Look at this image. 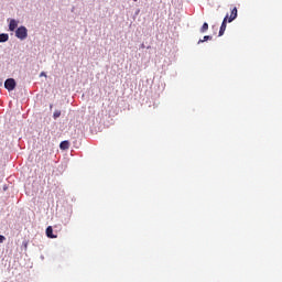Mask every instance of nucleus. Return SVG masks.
I'll list each match as a JSON object with an SVG mask.
<instances>
[{
    "mask_svg": "<svg viewBox=\"0 0 282 282\" xmlns=\"http://www.w3.org/2000/svg\"><path fill=\"white\" fill-rule=\"evenodd\" d=\"M200 32H202V34H204V32H208V24L206 22L200 28Z\"/></svg>",
    "mask_w": 282,
    "mask_h": 282,
    "instance_id": "9",
    "label": "nucleus"
},
{
    "mask_svg": "<svg viewBox=\"0 0 282 282\" xmlns=\"http://www.w3.org/2000/svg\"><path fill=\"white\" fill-rule=\"evenodd\" d=\"M133 1H138V0H133Z\"/></svg>",
    "mask_w": 282,
    "mask_h": 282,
    "instance_id": "15",
    "label": "nucleus"
},
{
    "mask_svg": "<svg viewBox=\"0 0 282 282\" xmlns=\"http://www.w3.org/2000/svg\"><path fill=\"white\" fill-rule=\"evenodd\" d=\"M53 118L54 120H56L57 118H61V110H55L53 113Z\"/></svg>",
    "mask_w": 282,
    "mask_h": 282,
    "instance_id": "11",
    "label": "nucleus"
},
{
    "mask_svg": "<svg viewBox=\"0 0 282 282\" xmlns=\"http://www.w3.org/2000/svg\"><path fill=\"white\" fill-rule=\"evenodd\" d=\"M17 28H19V22H17V20H11L9 23L10 32H14V30H17Z\"/></svg>",
    "mask_w": 282,
    "mask_h": 282,
    "instance_id": "6",
    "label": "nucleus"
},
{
    "mask_svg": "<svg viewBox=\"0 0 282 282\" xmlns=\"http://www.w3.org/2000/svg\"><path fill=\"white\" fill-rule=\"evenodd\" d=\"M6 241V236L0 235V243H3Z\"/></svg>",
    "mask_w": 282,
    "mask_h": 282,
    "instance_id": "12",
    "label": "nucleus"
},
{
    "mask_svg": "<svg viewBox=\"0 0 282 282\" xmlns=\"http://www.w3.org/2000/svg\"><path fill=\"white\" fill-rule=\"evenodd\" d=\"M41 76H45V73H42Z\"/></svg>",
    "mask_w": 282,
    "mask_h": 282,
    "instance_id": "13",
    "label": "nucleus"
},
{
    "mask_svg": "<svg viewBox=\"0 0 282 282\" xmlns=\"http://www.w3.org/2000/svg\"><path fill=\"white\" fill-rule=\"evenodd\" d=\"M46 237H48V239H56V236L54 235V229H52V226H48L46 228Z\"/></svg>",
    "mask_w": 282,
    "mask_h": 282,
    "instance_id": "5",
    "label": "nucleus"
},
{
    "mask_svg": "<svg viewBox=\"0 0 282 282\" xmlns=\"http://www.w3.org/2000/svg\"><path fill=\"white\" fill-rule=\"evenodd\" d=\"M141 47H144V44H142Z\"/></svg>",
    "mask_w": 282,
    "mask_h": 282,
    "instance_id": "14",
    "label": "nucleus"
},
{
    "mask_svg": "<svg viewBox=\"0 0 282 282\" xmlns=\"http://www.w3.org/2000/svg\"><path fill=\"white\" fill-rule=\"evenodd\" d=\"M10 36L6 33L0 34V43H6Z\"/></svg>",
    "mask_w": 282,
    "mask_h": 282,
    "instance_id": "8",
    "label": "nucleus"
},
{
    "mask_svg": "<svg viewBox=\"0 0 282 282\" xmlns=\"http://www.w3.org/2000/svg\"><path fill=\"white\" fill-rule=\"evenodd\" d=\"M59 149H62V151H67V149H69V141H62Z\"/></svg>",
    "mask_w": 282,
    "mask_h": 282,
    "instance_id": "7",
    "label": "nucleus"
},
{
    "mask_svg": "<svg viewBox=\"0 0 282 282\" xmlns=\"http://www.w3.org/2000/svg\"><path fill=\"white\" fill-rule=\"evenodd\" d=\"M213 39V36H210V35H205L204 37H203V40H199L198 41V43H205V41H210Z\"/></svg>",
    "mask_w": 282,
    "mask_h": 282,
    "instance_id": "10",
    "label": "nucleus"
},
{
    "mask_svg": "<svg viewBox=\"0 0 282 282\" xmlns=\"http://www.w3.org/2000/svg\"><path fill=\"white\" fill-rule=\"evenodd\" d=\"M17 39H20V41H25L28 39V29L25 26H20L15 31Z\"/></svg>",
    "mask_w": 282,
    "mask_h": 282,
    "instance_id": "1",
    "label": "nucleus"
},
{
    "mask_svg": "<svg viewBox=\"0 0 282 282\" xmlns=\"http://www.w3.org/2000/svg\"><path fill=\"white\" fill-rule=\"evenodd\" d=\"M237 13H238L237 7H235V8L231 10L230 17L228 15V19H227L228 23H232V21H235V19H237Z\"/></svg>",
    "mask_w": 282,
    "mask_h": 282,
    "instance_id": "4",
    "label": "nucleus"
},
{
    "mask_svg": "<svg viewBox=\"0 0 282 282\" xmlns=\"http://www.w3.org/2000/svg\"><path fill=\"white\" fill-rule=\"evenodd\" d=\"M4 87L8 89V91H14L17 88V82L14 78H9L4 82Z\"/></svg>",
    "mask_w": 282,
    "mask_h": 282,
    "instance_id": "2",
    "label": "nucleus"
},
{
    "mask_svg": "<svg viewBox=\"0 0 282 282\" xmlns=\"http://www.w3.org/2000/svg\"><path fill=\"white\" fill-rule=\"evenodd\" d=\"M227 23H228V14L223 20V23H221L220 29H219L218 36H224V33L226 32Z\"/></svg>",
    "mask_w": 282,
    "mask_h": 282,
    "instance_id": "3",
    "label": "nucleus"
}]
</instances>
